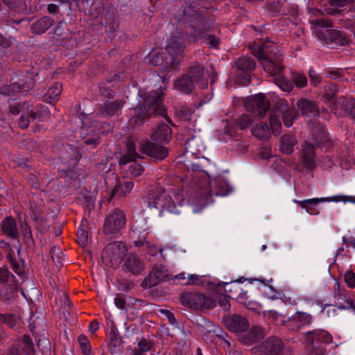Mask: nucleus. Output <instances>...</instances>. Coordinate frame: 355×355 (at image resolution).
Segmentation results:
<instances>
[{
	"mask_svg": "<svg viewBox=\"0 0 355 355\" xmlns=\"http://www.w3.org/2000/svg\"><path fill=\"white\" fill-rule=\"evenodd\" d=\"M163 95L161 90L149 92L139 90L138 105L134 109V116L130 119V123L135 125L142 124L152 114L166 116V110L162 105Z\"/></svg>",
	"mask_w": 355,
	"mask_h": 355,
	"instance_id": "1",
	"label": "nucleus"
},
{
	"mask_svg": "<svg viewBox=\"0 0 355 355\" xmlns=\"http://www.w3.org/2000/svg\"><path fill=\"white\" fill-rule=\"evenodd\" d=\"M174 199L171 194L162 189H157L150 193L147 197V202L149 208H155L160 211H167L170 214H179L180 210L178 207H182L187 204L184 199V191L178 190L172 191Z\"/></svg>",
	"mask_w": 355,
	"mask_h": 355,
	"instance_id": "2",
	"label": "nucleus"
},
{
	"mask_svg": "<svg viewBox=\"0 0 355 355\" xmlns=\"http://www.w3.org/2000/svg\"><path fill=\"white\" fill-rule=\"evenodd\" d=\"M210 184L211 186L208 187L206 180L201 182L196 189L195 194L189 198L188 202L191 205L203 207L212 201L211 197L214 195L225 196L231 191L230 186L222 177L214 179Z\"/></svg>",
	"mask_w": 355,
	"mask_h": 355,
	"instance_id": "3",
	"label": "nucleus"
},
{
	"mask_svg": "<svg viewBox=\"0 0 355 355\" xmlns=\"http://www.w3.org/2000/svg\"><path fill=\"white\" fill-rule=\"evenodd\" d=\"M253 53L259 58L264 71L268 74L274 78L282 74L284 69L282 63V53L277 46L270 41H266L259 44Z\"/></svg>",
	"mask_w": 355,
	"mask_h": 355,
	"instance_id": "4",
	"label": "nucleus"
},
{
	"mask_svg": "<svg viewBox=\"0 0 355 355\" xmlns=\"http://www.w3.org/2000/svg\"><path fill=\"white\" fill-rule=\"evenodd\" d=\"M168 57L164 58L159 52L152 51L149 54L148 62L154 66H162L165 71L175 69L180 62V57L184 51V45L181 38L176 36L171 37L166 47Z\"/></svg>",
	"mask_w": 355,
	"mask_h": 355,
	"instance_id": "5",
	"label": "nucleus"
},
{
	"mask_svg": "<svg viewBox=\"0 0 355 355\" xmlns=\"http://www.w3.org/2000/svg\"><path fill=\"white\" fill-rule=\"evenodd\" d=\"M127 251L128 248L123 242L114 241L110 243L102 252V261L107 266L117 267L121 263Z\"/></svg>",
	"mask_w": 355,
	"mask_h": 355,
	"instance_id": "6",
	"label": "nucleus"
},
{
	"mask_svg": "<svg viewBox=\"0 0 355 355\" xmlns=\"http://www.w3.org/2000/svg\"><path fill=\"white\" fill-rule=\"evenodd\" d=\"M331 341L332 337L324 330H314L305 335L306 343L311 347L315 355H324L327 352L326 345Z\"/></svg>",
	"mask_w": 355,
	"mask_h": 355,
	"instance_id": "7",
	"label": "nucleus"
},
{
	"mask_svg": "<svg viewBox=\"0 0 355 355\" xmlns=\"http://www.w3.org/2000/svg\"><path fill=\"white\" fill-rule=\"evenodd\" d=\"M180 303L193 309H209L216 306L210 297L198 293H184L180 297Z\"/></svg>",
	"mask_w": 355,
	"mask_h": 355,
	"instance_id": "8",
	"label": "nucleus"
},
{
	"mask_svg": "<svg viewBox=\"0 0 355 355\" xmlns=\"http://www.w3.org/2000/svg\"><path fill=\"white\" fill-rule=\"evenodd\" d=\"M321 133L315 138V141L313 143H306L302 146L300 160L303 165L308 169H313L317 166V160L315 157L314 150L326 137L323 128H321Z\"/></svg>",
	"mask_w": 355,
	"mask_h": 355,
	"instance_id": "9",
	"label": "nucleus"
},
{
	"mask_svg": "<svg viewBox=\"0 0 355 355\" xmlns=\"http://www.w3.org/2000/svg\"><path fill=\"white\" fill-rule=\"evenodd\" d=\"M125 223L124 213L116 209L106 216L103 225V232L105 234H117L124 227Z\"/></svg>",
	"mask_w": 355,
	"mask_h": 355,
	"instance_id": "10",
	"label": "nucleus"
},
{
	"mask_svg": "<svg viewBox=\"0 0 355 355\" xmlns=\"http://www.w3.org/2000/svg\"><path fill=\"white\" fill-rule=\"evenodd\" d=\"M283 349L284 344L279 338L270 337L253 350L258 352V355H282Z\"/></svg>",
	"mask_w": 355,
	"mask_h": 355,
	"instance_id": "11",
	"label": "nucleus"
},
{
	"mask_svg": "<svg viewBox=\"0 0 355 355\" xmlns=\"http://www.w3.org/2000/svg\"><path fill=\"white\" fill-rule=\"evenodd\" d=\"M245 107L250 112L257 111L259 117L263 118L270 109V103L265 96L259 93L246 101Z\"/></svg>",
	"mask_w": 355,
	"mask_h": 355,
	"instance_id": "12",
	"label": "nucleus"
},
{
	"mask_svg": "<svg viewBox=\"0 0 355 355\" xmlns=\"http://www.w3.org/2000/svg\"><path fill=\"white\" fill-rule=\"evenodd\" d=\"M195 85L200 89H205L208 86V71L199 64L192 65L187 73Z\"/></svg>",
	"mask_w": 355,
	"mask_h": 355,
	"instance_id": "13",
	"label": "nucleus"
},
{
	"mask_svg": "<svg viewBox=\"0 0 355 355\" xmlns=\"http://www.w3.org/2000/svg\"><path fill=\"white\" fill-rule=\"evenodd\" d=\"M1 229L3 235L17 240V253L19 254L21 244L18 240L19 232L16 220L12 216L6 217L1 223Z\"/></svg>",
	"mask_w": 355,
	"mask_h": 355,
	"instance_id": "14",
	"label": "nucleus"
},
{
	"mask_svg": "<svg viewBox=\"0 0 355 355\" xmlns=\"http://www.w3.org/2000/svg\"><path fill=\"white\" fill-rule=\"evenodd\" d=\"M123 269L132 275H139L145 271V264L137 256L129 254L123 259Z\"/></svg>",
	"mask_w": 355,
	"mask_h": 355,
	"instance_id": "15",
	"label": "nucleus"
},
{
	"mask_svg": "<svg viewBox=\"0 0 355 355\" xmlns=\"http://www.w3.org/2000/svg\"><path fill=\"white\" fill-rule=\"evenodd\" d=\"M98 126V123L96 122L88 127L81 128L80 135L85 144L96 146L99 144V134L103 133V130L100 128L96 130Z\"/></svg>",
	"mask_w": 355,
	"mask_h": 355,
	"instance_id": "16",
	"label": "nucleus"
},
{
	"mask_svg": "<svg viewBox=\"0 0 355 355\" xmlns=\"http://www.w3.org/2000/svg\"><path fill=\"white\" fill-rule=\"evenodd\" d=\"M141 150L147 155L158 159H162L167 156V150L165 147L146 141L141 144Z\"/></svg>",
	"mask_w": 355,
	"mask_h": 355,
	"instance_id": "17",
	"label": "nucleus"
},
{
	"mask_svg": "<svg viewBox=\"0 0 355 355\" xmlns=\"http://www.w3.org/2000/svg\"><path fill=\"white\" fill-rule=\"evenodd\" d=\"M224 322L227 329L233 332L244 331L249 326L248 320L238 315L224 318Z\"/></svg>",
	"mask_w": 355,
	"mask_h": 355,
	"instance_id": "18",
	"label": "nucleus"
},
{
	"mask_svg": "<svg viewBox=\"0 0 355 355\" xmlns=\"http://www.w3.org/2000/svg\"><path fill=\"white\" fill-rule=\"evenodd\" d=\"M168 280V272L162 266H156L145 279L144 284L146 287L151 288L161 282Z\"/></svg>",
	"mask_w": 355,
	"mask_h": 355,
	"instance_id": "19",
	"label": "nucleus"
},
{
	"mask_svg": "<svg viewBox=\"0 0 355 355\" xmlns=\"http://www.w3.org/2000/svg\"><path fill=\"white\" fill-rule=\"evenodd\" d=\"M297 106L302 116L314 117L319 114V107L314 101L302 98L297 102Z\"/></svg>",
	"mask_w": 355,
	"mask_h": 355,
	"instance_id": "20",
	"label": "nucleus"
},
{
	"mask_svg": "<svg viewBox=\"0 0 355 355\" xmlns=\"http://www.w3.org/2000/svg\"><path fill=\"white\" fill-rule=\"evenodd\" d=\"M343 200L342 198L339 197H326V198H311V199H306L304 200H293V202L295 203L298 204L302 209H306V212L309 214H313V212L311 210V208H308V205H313L315 206L320 202H338V200Z\"/></svg>",
	"mask_w": 355,
	"mask_h": 355,
	"instance_id": "21",
	"label": "nucleus"
},
{
	"mask_svg": "<svg viewBox=\"0 0 355 355\" xmlns=\"http://www.w3.org/2000/svg\"><path fill=\"white\" fill-rule=\"evenodd\" d=\"M311 322L312 317L310 314L298 311L296 313V316L289 320L287 326L293 331H298L300 326L309 324Z\"/></svg>",
	"mask_w": 355,
	"mask_h": 355,
	"instance_id": "22",
	"label": "nucleus"
},
{
	"mask_svg": "<svg viewBox=\"0 0 355 355\" xmlns=\"http://www.w3.org/2000/svg\"><path fill=\"white\" fill-rule=\"evenodd\" d=\"M353 2L354 0H329L323 5L324 11L328 15H336L341 12V8Z\"/></svg>",
	"mask_w": 355,
	"mask_h": 355,
	"instance_id": "23",
	"label": "nucleus"
},
{
	"mask_svg": "<svg viewBox=\"0 0 355 355\" xmlns=\"http://www.w3.org/2000/svg\"><path fill=\"white\" fill-rule=\"evenodd\" d=\"M33 351V345L31 338L24 335L21 340H19L17 347L12 349V353L15 355H28Z\"/></svg>",
	"mask_w": 355,
	"mask_h": 355,
	"instance_id": "24",
	"label": "nucleus"
},
{
	"mask_svg": "<svg viewBox=\"0 0 355 355\" xmlns=\"http://www.w3.org/2000/svg\"><path fill=\"white\" fill-rule=\"evenodd\" d=\"M309 21L312 25L320 27H331V21L323 17V12L316 8L310 9L309 11Z\"/></svg>",
	"mask_w": 355,
	"mask_h": 355,
	"instance_id": "25",
	"label": "nucleus"
},
{
	"mask_svg": "<svg viewBox=\"0 0 355 355\" xmlns=\"http://www.w3.org/2000/svg\"><path fill=\"white\" fill-rule=\"evenodd\" d=\"M19 83H13L8 86V89L2 92L3 94L8 95L11 92H27L33 87L35 83L33 79L31 77L24 83V76L19 80Z\"/></svg>",
	"mask_w": 355,
	"mask_h": 355,
	"instance_id": "26",
	"label": "nucleus"
},
{
	"mask_svg": "<svg viewBox=\"0 0 355 355\" xmlns=\"http://www.w3.org/2000/svg\"><path fill=\"white\" fill-rule=\"evenodd\" d=\"M174 89L184 94H190L195 89L196 85L187 73L177 79L173 83Z\"/></svg>",
	"mask_w": 355,
	"mask_h": 355,
	"instance_id": "27",
	"label": "nucleus"
},
{
	"mask_svg": "<svg viewBox=\"0 0 355 355\" xmlns=\"http://www.w3.org/2000/svg\"><path fill=\"white\" fill-rule=\"evenodd\" d=\"M171 137V129L166 124L159 125L151 135V139L158 143L168 142Z\"/></svg>",
	"mask_w": 355,
	"mask_h": 355,
	"instance_id": "28",
	"label": "nucleus"
},
{
	"mask_svg": "<svg viewBox=\"0 0 355 355\" xmlns=\"http://www.w3.org/2000/svg\"><path fill=\"white\" fill-rule=\"evenodd\" d=\"M339 105L342 110H344L348 113L350 116L355 119V99L354 98H347L345 97H341L339 98L336 105H334L331 110L335 114H339L337 112L336 106Z\"/></svg>",
	"mask_w": 355,
	"mask_h": 355,
	"instance_id": "29",
	"label": "nucleus"
},
{
	"mask_svg": "<svg viewBox=\"0 0 355 355\" xmlns=\"http://www.w3.org/2000/svg\"><path fill=\"white\" fill-rule=\"evenodd\" d=\"M134 183L130 180L119 181L114 186L112 192V197H123L127 196L132 191Z\"/></svg>",
	"mask_w": 355,
	"mask_h": 355,
	"instance_id": "30",
	"label": "nucleus"
},
{
	"mask_svg": "<svg viewBox=\"0 0 355 355\" xmlns=\"http://www.w3.org/2000/svg\"><path fill=\"white\" fill-rule=\"evenodd\" d=\"M20 225V234L23 238L24 243L28 248H33L34 245V240L31 227L28 225L25 220H22L20 217L19 219Z\"/></svg>",
	"mask_w": 355,
	"mask_h": 355,
	"instance_id": "31",
	"label": "nucleus"
},
{
	"mask_svg": "<svg viewBox=\"0 0 355 355\" xmlns=\"http://www.w3.org/2000/svg\"><path fill=\"white\" fill-rule=\"evenodd\" d=\"M53 24V19L45 16L35 21L31 25V30L35 34H42L46 32Z\"/></svg>",
	"mask_w": 355,
	"mask_h": 355,
	"instance_id": "32",
	"label": "nucleus"
},
{
	"mask_svg": "<svg viewBox=\"0 0 355 355\" xmlns=\"http://www.w3.org/2000/svg\"><path fill=\"white\" fill-rule=\"evenodd\" d=\"M264 336V331L260 327H253L248 334L243 338V342L245 345H251L257 342Z\"/></svg>",
	"mask_w": 355,
	"mask_h": 355,
	"instance_id": "33",
	"label": "nucleus"
},
{
	"mask_svg": "<svg viewBox=\"0 0 355 355\" xmlns=\"http://www.w3.org/2000/svg\"><path fill=\"white\" fill-rule=\"evenodd\" d=\"M148 234V232H146L143 235V239H139L138 241H135V244L136 246L144 245L145 247V250L147 254L151 256H155L158 252L160 253L161 256L163 257L162 254V248L157 247L155 244H153L148 241H144L146 239V236Z\"/></svg>",
	"mask_w": 355,
	"mask_h": 355,
	"instance_id": "34",
	"label": "nucleus"
},
{
	"mask_svg": "<svg viewBox=\"0 0 355 355\" xmlns=\"http://www.w3.org/2000/svg\"><path fill=\"white\" fill-rule=\"evenodd\" d=\"M296 139L292 135H285L281 139L280 150L287 155L293 152V147L296 144Z\"/></svg>",
	"mask_w": 355,
	"mask_h": 355,
	"instance_id": "35",
	"label": "nucleus"
},
{
	"mask_svg": "<svg viewBox=\"0 0 355 355\" xmlns=\"http://www.w3.org/2000/svg\"><path fill=\"white\" fill-rule=\"evenodd\" d=\"M62 91V85L60 83H55L52 87H50L46 94L44 96L45 101L54 103L58 100V98Z\"/></svg>",
	"mask_w": 355,
	"mask_h": 355,
	"instance_id": "36",
	"label": "nucleus"
},
{
	"mask_svg": "<svg viewBox=\"0 0 355 355\" xmlns=\"http://www.w3.org/2000/svg\"><path fill=\"white\" fill-rule=\"evenodd\" d=\"M139 155L136 153V146L134 142L129 141L127 143V153L119 161L120 164H126L130 161L135 160Z\"/></svg>",
	"mask_w": 355,
	"mask_h": 355,
	"instance_id": "37",
	"label": "nucleus"
},
{
	"mask_svg": "<svg viewBox=\"0 0 355 355\" xmlns=\"http://www.w3.org/2000/svg\"><path fill=\"white\" fill-rule=\"evenodd\" d=\"M236 66L243 71H252L255 68V62L252 58L242 57L237 60Z\"/></svg>",
	"mask_w": 355,
	"mask_h": 355,
	"instance_id": "38",
	"label": "nucleus"
},
{
	"mask_svg": "<svg viewBox=\"0 0 355 355\" xmlns=\"http://www.w3.org/2000/svg\"><path fill=\"white\" fill-rule=\"evenodd\" d=\"M252 132L253 135L261 139L268 137L270 134L269 128L266 123L257 124L253 127Z\"/></svg>",
	"mask_w": 355,
	"mask_h": 355,
	"instance_id": "39",
	"label": "nucleus"
},
{
	"mask_svg": "<svg viewBox=\"0 0 355 355\" xmlns=\"http://www.w3.org/2000/svg\"><path fill=\"white\" fill-rule=\"evenodd\" d=\"M281 114L282 115V121L284 125L288 128L291 127L294 120L298 117V114L293 107Z\"/></svg>",
	"mask_w": 355,
	"mask_h": 355,
	"instance_id": "40",
	"label": "nucleus"
},
{
	"mask_svg": "<svg viewBox=\"0 0 355 355\" xmlns=\"http://www.w3.org/2000/svg\"><path fill=\"white\" fill-rule=\"evenodd\" d=\"M274 83L284 92H289L293 89V84L290 81L286 80L282 74L274 78Z\"/></svg>",
	"mask_w": 355,
	"mask_h": 355,
	"instance_id": "41",
	"label": "nucleus"
},
{
	"mask_svg": "<svg viewBox=\"0 0 355 355\" xmlns=\"http://www.w3.org/2000/svg\"><path fill=\"white\" fill-rule=\"evenodd\" d=\"M270 125L271 131L274 135H278L281 132L282 123L277 114H272L270 117Z\"/></svg>",
	"mask_w": 355,
	"mask_h": 355,
	"instance_id": "42",
	"label": "nucleus"
},
{
	"mask_svg": "<svg viewBox=\"0 0 355 355\" xmlns=\"http://www.w3.org/2000/svg\"><path fill=\"white\" fill-rule=\"evenodd\" d=\"M137 348L136 349L144 353L149 352L154 346L153 342L146 338L137 339Z\"/></svg>",
	"mask_w": 355,
	"mask_h": 355,
	"instance_id": "43",
	"label": "nucleus"
},
{
	"mask_svg": "<svg viewBox=\"0 0 355 355\" xmlns=\"http://www.w3.org/2000/svg\"><path fill=\"white\" fill-rule=\"evenodd\" d=\"M35 119V113L33 110L28 111L25 114L21 116L19 121V126L21 128H26L30 122Z\"/></svg>",
	"mask_w": 355,
	"mask_h": 355,
	"instance_id": "44",
	"label": "nucleus"
},
{
	"mask_svg": "<svg viewBox=\"0 0 355 355\" xmlns=\"http://www.w3.org/2000/svg\"><path fill=\"white\" fill-rule=\"evenodd\" d=\"M105 112L108 115H114L123 106L121 101H114L105 103Z\"/></svg>",
	"mask_w": 355,
	"mask_h": 355,
	"instance_id": "45",
	"label": "nucleus"
},
{
	"mask_svg": "<svg viewBox=\"0 0 355 355\" xmlns=\"http://www.w3.org/2000/svg\"><path fill=\"white\" fill-rule=\"evenodd\" d=\"M17 322V318L14 315L0 314V324H6L9 327L13 328Z\"/></svg>",
	"mask_w": 355,
	"mask_h": 355,
	"instance_id": "46",
	"label": "nucleus"
},
{
	"mask_svg": "<svg viewBox=\"0 0 355 355\" xmlns=\"http://www.w3.org/2000/svg\"><path fill=\"white\" fill-rule=\"evenodd\" d=\"M291 78L297 87H304L307 85V79L304 74L293 73Z\"/></svg>",
	"mask_w": 355,
	"mask_h": 355,
	"instance_id": "47",
	"label": "nucleus"
},
{
	"mask_svg": "<svg viewBox=\"0 0 355 355\" xmlns=\"http://www.w3.org/2000/svg\"><path fill=\"white\" fill-rule=\"evenodd\" d=\"M144 171V167L137 163L132 164L128 170V174L132 178L140 176Z\"/></svg>",
	"mask_w": 355,
	"mask_h": 355,
	"instance_id": "48",
	"label": "nucleus"
},
{
	"mask_svg": "<svg viewBox=\"0 0 355 355\" xmlns=\"http://www.w3.org/2000/svg\"><path fill=\"white\" fill-rule=\"evenodd\" d=\"M16 289L10 286H4L0 291V296L6 300L13 298L16 295Z\"/></svg>",
	"mask_w": 355,
	"mask_h": 355,
	"instance_id": "49",
	"label": "nucleus"
},
{
	"mask_svg": "<svg viewBox=\"0 0 355 355\" xmlns=\"http://www.w3.org/2000/svg\"><path fill=\"white\" fill-rule=\"evenodd\" d=\"M78 343L85 355H89L91 351V345L88 338L85 336H80L78 339Z\"/></svg>",
	"mask_w": 355,
	"mask_h": 355,
	"instance_id": "50",
	"label": "nucleus"
},
{
	"mask_svg": "<svg viewBox=\"0 0 355 355\" xmlns=\"http://www.w3.org/2000/svg\"><path fill=\"white\" fill-rule=\"evenodd\" d=\"M324 97L328 101L331 100L338 91L337 86L334 83L328 84L324 86Z\"/></svg>",
	"mask_w": 355,
	"mask_h": 355,
	"instance_id": "51",
	"label": "nucleus"
},
{
	"mask_svg": "<svg viewBox=\"0 0 355 355\" xmlns=\"http://www.w3.org/2000/svg\"><path fill=\"white\" fill-rule=\"evenodd\" d=\"M220 306L225 311H227L230 308V300L227 295L223 294H218L216 297Z\"/></svg>",
	"mask_w": 355,
	"mask_h": 355,
	"instance_id": "52",
	"label": "nucleus"
},
{
	"mask_svg": "<svg viewBox=\"0 0 355 355\" xmlns=\"http://www.w3.org/2000/svg\"><path fill=\"white\" fill-rule=\"evenodd\" d=\"M309 76L313 86L317 87L320 84L322 78L314 69H310L309 70Z\"/></svg>",
	"mask_w": 355,
	"mask_h": 355,
	"instance_id": "53",
	"label": "nucleus"
},
{
	"mask_svg": "<svg viewBox=\"0 0 355 355\" xmlns=\"http://www.w3.org/2000/svg\"><path fill=\"white\" fill-rule=\"evenodd\" d=\"M275 107L279 114H282L293 107L289 106L286 99H279L275 103Z\"/></svg>",
	"mask_w": 355,
	"mask_h": 355,
	"instance_id": "54",
	"label": "nucleus"
},
{
	"mask_svg": "<svg viewBox=\"0 0 355 355\" xmlns=\"http://www.w3.org/2000/svg\"><path fill=\"white\" fill-rule=\"evenodd\" d=\"M252 123V119L248 115L243 114L237 119V125L240 129H245Z\"/></svg>",
	"mask_w": 355,
	"mask_h": 355,
	"instance_id": "55",
	"label": "nucleus"
},
{
	"mask_svg": "<svg viewBox=\"0 0 355 355\" xmlns=\"http://www.w3.org/2000/svg\"><path fill=\"white\" fill-rule=\"evenodd\" d=\"M88 234L85 230L78 227L77 230V239L78 243L85 245L87 242Z\"/></svg>",
	"mask_w": 355,
	"mask_h": 355,
	"instance_id": "56",
	"label": "nucleus"
},
{
	"mask_svg": "<svg viewBox=\"0 0 355 355\" xmlns=\"http://www.w3.org/2000/svg\"><path fill=\"white\" fill-rule=\"evenodd\" d=\"M345 282L348 287H355V273L352 270L347 271L344 276Z\"/></svg>",
	"mask_w": 355,
	"mask_h": 355,
	"instance_id": "57",
	"label": "nucleus"
},
{
	"mask_svg": "<svg viewBox=\"0 0 355 355\" xmlns=\"http://www.w3.org/2000/svg\"><path fill=\"white\" fill-rule=\"evenodd\" d=\"M323 34L324 35V40L332 41H336L340 35L339 31L334 29L325 30Z\"/></svg>",
	"mask_w": 355,
	"mask_h": 355,
	"instance_id": "58",
	"label": "nucleus"
},
{
	"mask_svg": "<svg viewBox=\"0 0 355 355\" xmlns=\"http://www.w3.org/2000/svg\"><path fill=\"white\" fill-rule=\"evenodd\" d=\"M200 284H202L201 277L196 274L189 275L187 281L184 283V285H200Z\"/></svg>",
	"mask_w": 355,
	"mask_h": 355,
	"instance_id": "59",
	"label": "nucleus"
},
{
	"mask_svg": "<svg viewBox=\"0 0 355 355\" xmlns=\"http://www.w3.org/2000/svg\"><path fill=\"white\" fill-rule=\"evenodd\" d=\"M13 43V38L11 37H5L0 34V46L3 49H7Z\"/></svg>",
	"mask_w": 355,
	"mask_h": 355,
	"instance_id": "60",
	"label": "nucleus"
},
{
	"mask_svg": "<svg viewBox=\"0 0 355 355\" xmlns=\"http://www.w3.org/2000/svg\"><path fill=\"white\" fill-rule=\"evenodd\" d=\"M204 41L206 44L213 48H216L219 43V40L216 37L210 35H205Z\"/></svg>",
	"mask_w": 355,
	"mask_h": 355,
	"instance_id": "61",
	"label": "nucleus"
},
{
	"mask_svg": "<svg viewBox=\"0 0 355 355\" xmlns=\"http://www.w3.org/2000/svg\"><path fill=\"white\" fill-rule=\"evenodd\" d=\"M12 275L6 268H0V283H6Z\"/></svg>",
	"mask_w": 355,
	"mask_h": 355,
	"instance_id": "62",
	"label": "nucleus"
},
{
	"mask_svg": "<svg viewBox=\"0 0 355 355\" xmlns=\"http://www.w3.org/2000/svg\"><path fill=\"white\" fill-rule=\"evenodd\" d=\"M51 254L53 259H57L58 261L60 259L61 255L62 254V250L58 246H53L51 249Z\"/></svg>",
	"mask_w": 355,
	"mask_h": 355,
	"instance_id": "63",
	"label": "nucleus"
},
{
	"mask_svg": "<svg viewBox=\"0 0 355 355\" xmlns=\"http://www.w3.org/2000/svg\"><path fill=\"white\" fill-rule=\"evenodd\" d=\"M114 304L117 308L123 309L125 308V301L123 296L119 294L114 298Z\"/></svg>",
	"mask_w": 355,
	"mask_h": 355,
	"instance_id": "64",
	"label": "nucleus"
}]
</instances>
